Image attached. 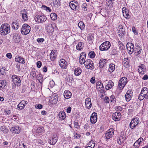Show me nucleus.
<instances>
[{
    "label": "nucleus",
    "instance_id": "nucleus-1",
    "mask_svg": "<svg viewBox=\"0 0 148 148\" xmlns=\"http://www.w3.org/2000/svg\"><path fill=\"white\" fill-rule=\"evenodd\" d=\"M10 32V26L8 24H3L0 28V34L1 35H6Z\"/></svg>",
    "mask_w": 148,
    "mask_h": 148
},
{
    "label": "nucleus",
    "instance_id": "nucleus-2",
    "mask_svg": "<svg viewBox=\"0 0 148 148\" xmlns=\"http://www.w3.org/2000/svg\"><path fill=\"white\" fill-rule=\"evenodd\" d=\"M31 27L26 24H24L21 29V33L22 34L27 35L28 34L30 31Z\"/></svg>",
    "mask_w": 148,
    "mask_h": 148
},
{
    "label": "nucleus",
    "instance_id": "nucleus-3",
    "mask_svg": "<svg viewBox=\"0 0 148 148\" xmlns=\"http://www.w3.org/2000/svg\"><path fill=\"white\" fill-rule=\"evenodd\" d=\"M111 46L110 43L109 41H106L102 43L99 46V49L101 51L108 50Z\"/></svg>",
    "mask_w": 148,
    "mask_h": 148
},
{
    "label": "nucleus",
    "instance_id": "nucleus-4",
    "mask_svg": "<svg viewBox=\"0 0 148 148\" xmlns=\"http://www.w3.org/2000/svg\"><path fill=\"white\" fill-rule=\"evenodd\" d=\"M12 79L15 86H19L21 85V80L19 76L15 75H13L12 77Z\"/></svg>",
    "mask_w": 148,
    "mask_h": 148
},
{
    "label": "nucleus",
    "instance_id": "nucleus-5",
    "mask_svg": "<svg viewBox=\"0 0 148 148\" xmlns=\"http://www.w3.org/2000/svg\"><path fill=\"white\" fill-rule=\"evenodd\" d=\"M127 79L125 77L121 78L119 82L118 86L121 89H123L127 82Z\"/></svg>",
    "mask_w": 148,
    "mask_h": 148
},
{
    "label": "nucleus",
    "instance_id": "nucleus-6",
    "mask_svg": "<svg viewBox=\"0 0 148 148\" xmlns=\"http://www.w3.org/2000/svg\"><path fill=\"white\" fill-rule=\"evenodd\" d=\"M139 122V120L138 118L136 117L133 119L130 124V126L131 129H133L138 125Z\"/></svg>",
    "mask_w": 148,
    "mask_h": 148
},
{
    "label": "nucleus",
    "instance_id": "nucleus-7",
    "mask_svg": "<svg viewBox=\"0 0 148 148\" xmlns=\"http://www.w3.org/2000/svg\"><path fill=\"white\" fill-rule=\"evenodd\" d=\"M35 21L38 23H43L47 20L46 17L44 15H36L34 18Z\"/></svg>",
    "mask_w": 148,
    "mask_h": 148
},
{
    "label": "nucleus",
    "instance_id": "nucleus-8",
    "mask_svg": "<svg viewBox=\"0 0 148 148\" xmlns=\"http://www.w3.org/2000/svg\"><path fill=\"white\" fill-rule=\"evenodd\" d=\"M84 65L86 68L90 70H92L94 68L93 62L90 59H88L86 60Z\"/></svg>",
    "mask_w": 148,
    "mask_h": 148
},
{
    "label": "nucleus",
    "instance_id": "nucleus-9",
    "mask_svg": "<svg viewBox=\"0 0 148 148\" xmlns=\"http://www.w3.org/2000/svg\"><path fill=\"white\" fill-rule=\"evenodd\" d=\"M69 5L71 9L74 11L77 10L79 8L77 3L75 1H71L69 4Z\"/></svg>",
    "mask_w": 148,
    "mask_h": 148
},
{
    "label": "nucleus",
    "instance_id": "nucleus-10",
    "mask_svg": "<svg viewBox=\"0 0 148 148\" xmlns=\"http://www.w3.org/2000/svg\"><path fill=\"white\" fill-rule=\"evenodd\" d=\"M127 50L128 53L130 54H132L134 51V44L130 42H128L127 44Z\"/></svg>",
    "mask_w": 148,
    "mask_h": 148
},
{
    "label": "nucleus",
    "instance_id": "nucleus-11",
    "mask_svg": "<svg viewBox=\"0 0 148 148\" xmlns=\"http://www.w3.org/2000/svg\"><path fill=\"white\" fill-rule=\"evenodd\" d=\"M132 92L130 90H128L125 96L127 101H129L131 99Z\"/></svg>",
    "mask_w": 148,
    "mask_h": 148
},
{
    "label": "nucleus",
    "instance_id": "nucleus-12",
    "mask_svg": "<svg viewBox=\"0 0 148 148\" xmlns=\"http://www.w3.org/2000/svg\"><path fill=\"white\" fill-rule=\"evenodd\" d=\"M114 131L111 128L108 130L105 134L106 138L107 139H109L111 138L114 134Z\"/></svg>",
    "mask_w": 148,
    "mask_h": 148
},
{
    "label": "nucleus",
    "instance_id": "nucleus-13",
    "mask_svg": "<svg viewBox=\"0 0 148 148\" xmlns=\"http://www.w3.org/2000/svg\"><path fill=\"white\" fill-rule=\"evenodd\" d=\"M119 27L118 32V35L121 38H122L125 33V29L122 26H120Z\"/></svg>",
    "mask_w": 148,
    "mask_h": 148
},
{
    "label": "nucleus",
    "instance_id": "nucleus-14",
    "mask_svg": "<svg viewBox=\"0 0 148 148\" xmlns=\"http://www.w3.org/2000/svg\"><path fill=\"white\" fill-rule=\"evenodd\" d=\"M90 122L92 123H95L97 120V114L95 112H93L90 118Z\"/></svg>",
    "mask_w": 148,
    "mask_h": 148
},
{
    "label": "nucleus",
    "instance_id": "nucleus-15",
    "mask_svg": "<svg viewBox=\"0 0 148 148\" xmlns=\"http://www.w3.org/2000/svg\"><path fill=\"white\" fill-rule=\"evenodd\" d=\"M11 26L12 28L16 30L19 27V23L18 20H16L15 22H12Z\"/></svg>",
    "mask_w": 148,
    "mask_h": 148
},
{
    "label": "nucleus",
    "instance_id": "nucleus-16",
    "mask_svg": "<svg viewBox=\"0 0 148 148\" xmlns=\"http://www.w3.org/2000/svg\"><path fill=\"white\" fill-rule=\"evenodd\" d=\"M21 14L22 18L24 21H26L28 20L27 12L24 9L21 11Z\"/></svg>",
    "mask_w": 148,
    "mask_h": 148
},
{
    "label": "nucleus",
    "instance_id": "nucleus-17",
    "mask_svg": "<svg viewBox=\"0 0 148 148\" xmlns=\"http://www.w3.org/2000/svg\"><path fill=\"white\" fill-rule=\"evenodd\" d=\"M51 138H52L49 141V143L51 145H54L57 142L58 137L56 134H54L53 136H52Z\"/></svg>",
    "mask_w": 148,
    "mask_h": 148
},
{
    "label": "nucleus",
    "instance_id": "nucleus-18",
    "mask_svg": "<svg viewBox=\"0 0 148 148\" xmlns=\"http://www.w3.org/2000/svg\"><path fill=\"white\" fill-rule=\"evenodd\" d=\"M20 131V128L18 126L12 127L10 129V131L14 134H18Z\"/></svg>",
    "mask_w": 148,
    "mask_h": 148
},
{
    "label": "nucleus",
    "instance_id": "nucleus-19",
    "mask_svg": "<svg viewBox=\"0 0 148 148\" xmlns=\"http://www.w3.org/2000/svg\"><path fill=\"white\" fill-rule=\"evenodd\" d=\"M146 70L145 66L144 64H141V65L139 66L138 69V72L141 74H144L145 73Z\"/></svg>",
    "mask_w": 148,
    "mask_h": 148
},
{
    "label": "nucleus",
    "instance_id": "nucleus-20",
    "mask_svg": "<svg viewBox=\"0 0 148 148\" xmlns=\"http://www.w3.org/2000/svg\"><path fill=\"white\" fill-rule=\"evenodd\" d=\"M14 41L15 43H17L21 41V37L20 35L16 33H14L13 35Z\"/></svg>",
    "mask_w": 148,
    "mask_h": 148
},
{
    "label": "nucleus",
    "instance_id": "nucleus-21",
    "mask_svg": "<svg viewBox=\"0 0 148 148\" xmlns=\"http://www.w3.org/2000/svg\"><path fill=\"white\" fill-rule=\"evenodd\" d=\"M141 92L145 97V99H148V90L147 88L146 87L143 88Z\"/></svg>",
    "mask_w": 148,
    "mask_h": 148
},
{
    "label": "nucleus",
    "instance_id": "nucleus-22",
    "mask_svg": "<svg viewBox=\"0 0 148 148\" xmlns=\"http://www.w3.org/2000/svg\"><path fill=\"white\" fill-rule=\"evenodd\" d=\"M86 106L87 108H90L92 106V103L91 102L90 98H87L85 100Z\"/></svg>",
    "mask_w": 148,
    "mask_h": 148
},
{
    "label": "nucleus",
    "instance_id": "nucleus-23",
    "mask_svg": "<svg viewBox=\"0 0 148 148\" xmlns=\"http://www.w3.org/2000/svg\"><path fill=\"white\" fill-rule=\"evenodd\" d=\"M106 62V60L104 59H101L99 62V66L100 68L102 69L104 67Z\"/></svg>",
    "mask_w": 148,
    "mask_h": 148
},
{
    "label": "nucleus",
    "instance_id": "nucleus-24",
    "mask_svg": "<svg viewBox=\"0 0 148 148\" xmlns=\"http://www.w3.org/2000/svg\"><path fill=\"white\" fill-rule=\"evenodd\" d=\"M59 64L61 67L63 69H65L66 66V62L65 60L62 59L60 60L59 61Z\"/></svg>",
    "mask_w": 148,
    "mask_h": 148
},
{
    "label": "nucleus",
    "instance_id": "nucleus-25",
    "mask_svg": "<svg viewBox=\"0 0 148 148\" xmlns=\"http://www.w3.org/2000/svg\"><path fill=\"white\" fill-rule=\"evenodd\" d=\"M58 100V96L57 95H53L50 99V101L52 104H54L57 103Z\"/></svg>",
    "mask_w": 148,
    "mask_h": 148
},
{
    "label": "nucleus",
    "instance_id": "nucleus-26",
    "mask_svg": "<svg viewBox=\"0 0 148 148\" xmlns=\"http://www.w3.org/2000/svg\"><path fill=\"white\" fill-rule=\"evenodd\" d=\"M15 59L16 61L20 63L24 64L25 62L24 59L21 56H16Z\"/></svg>",
    "mask_w": 148,
    "mask_h": 148
},
{
    "label": "nucleus",
    "instance_id": "nucleus-27",
    "mask_svg": "<svg viewBox=\"0 0 148 148\" xmlns=\"http://www.w3.org/2000/svg\"><path fill=\"white\" fill-rule=\"evenodd\" d=\"M46 29L47 32L49 33H51L54 31V28L51 24H48L46 27Z\"/></svg>",
    "mask_w": 148,
    "mask_h": 148
},
{
    "label": "nucleus",
    "instance_id": "nucleus-28",
    "mask_svg": "<svg viewBox=\"0 0 148 148\" xmlns=\"http://www.w3.org/2000/svg\"><path fill=\"white\" fill-rule=\"evenodd\" d=\"M60 120H63L66 118V114L64 112H60L58 116Z\"/></svg>",
    "mask_w": 148,
    "mask_h": 148
},
{
    "label": "nucleus",
    "instance_id": "nucleus-29",
    "mask_svg": "<svg viewBox=\"0 0 148 148\" xmlns=\"http://www.w3.org/2000/svg\"><path fill=\"white\" fill-rule=\"evenodd\" d=\"M123 16L126 18H129L130 16L128 14V11L127 10H125V8L123 7Z\"/></svg>",
    "mask_w": 148,
    "mask_h": 148
},
{
    "label": "nucleus",
    "instance_id": "nucleus-30",
    "mask_svg": "<svg viewBox=\"0 0 148 148\" xmlns=\"http://www.w3.org/2000/svg\"><path fill=\"white\" fill-rule=\"evenodd\" d=\"M71 93L68 90H65L64 93V98L66 99L70 98L71 96Z\"/></svg>",
    "mask_w": 148,
    "mask_h": 148
},
{
    "label": "nucleus",
    "instance_id": "nucleus-31",
    "mask_svg": "<svg viewBox=\"0 0 148 148\" xmlns=\"http://www.w3.org/2000/svg\"><path fill=\"white\" fill-rule=\"evenodd\" d=\"M114 85V82L111 80H110L107 85L105 86L106 89L108 90L111 89Z\"/></svg>",
    "mask_w": 148,
    "mask_h": 148
},
{
    "label": "nucleus",
    "instance_id": "nucleus-32",
    "mask_svg": "<svg viewBox=\"0 0 148 148\" xmlns=\"http://www.w3.org/2000/svg\"><path fill=\"white\" fill-rule=\"evenodd\" d=\"M82 72V69L80 67L75 68L74 70V74L76 76H78L80 75Z\"/></svg>",
    "mask_w": 148,
    "mask_h": 148
},
{
    "label": "nucleus",
    "instance_id": "nucleus-33",
    "mask_svg": "<svg viewBox=\"0 0 148 148\" xmlns=\"http://www.w3.org/2000/svg\"><path fill=\"white\" fill-rule=\"evenodd\" d=\"M126 139V138L125 137V136L123 135L122 136V135L120 136L119 139L117 140V142L119 144H121L122 143H123Z\"/></svg>",
    "mask_w": 148,
    "mask_h": 148
},
{
    "label": "nucleus",
    "instance_id": "nucleus-34",
    "mask_svg": "<svg viewBox=\"0 0 148 148\" xmlns=\"http://www.w3.org/2000/svg\"><path fill=\"white\" fill-rule=\"evenodd\" d=\"M141 49L139 47L136 48L135 49H134V53L135 55L136 56H138L141 53Z\"/></svg>",
    "mask_w": 148,
    "mask_h": 148
},
{
    "label": "nucleus",
    "instance_id": "nucleus-35",
    "mask_svg": "<svg viewBox=\"0 0 148 148\" xmlns=\"http://www.w3.org/2000/svg\"><path fill=\"white\" fill-rule=\"evenodd\" d=\"M123 64L124 66L125 67H128L129 65V60L128 58H124L123 61Z\"/></svg>",
    "mask_w": 148,
    "mask_h": 148
},
{
    "label": "nucleus",
    "instance_id": "nucleus-36",
    "mask_svg": "<svg viewBox=\"0 0 148 148\" xmlns=\"http://www.w3.org/2000/svg\"><path fill=\"white\" fill-rule=\"evenodd\" d=\"M84 44L82 42H79L76 46V49L78 50H80L83 48Z\"/></svg>",
    "mask_w": 148,
    "mask_h": 148
},
{
    "label": "nucleus",
    "instance_id": "nucleus-37",
    "mask_svg": "<svg viewBox=\"0 0 148 148\" xmlns=\"http://www.w3.org/2000/svg\"><path fill=\"white\" fill-rule=\"evenodd\" d=\"M115 69V65L113 64H110L109 65L108 71L111 73L113 72Z\"/></svg>",
    "mask_w": 148,
    "mask_h": 148
},
{
    "label": "nucleus",
    "instance_id": "nucleus-38",
    "mask_svg": "<svg viewBox=\"0 0 148 148\" xmlns=\"http://www.w3.org/2000/svg\"><path fill=\"white\" fill-rule=\"evenodd\" d=\"M115 0H106V5L110 8L112 7L113 2Z\"/></svg>",
    "mask_w": 148,
    "mask_h": 148
},
{
    "label": "nucleus",
    "instance_id": "nucleus-39",
    "mask_svg": "<svg viewBox=\"0 0 148 148\" xmlns=\"http://www.w3.org/2000/svg\"><path fill=\"white\" fill-rule=\"evenodd\" d=\"M6 70L5 67L3 66L0 67V74H1L3 75H5Z\"/></svg>",
    "mask_w": 148,
    "mask_h": 148
},
{
    "label": "nucleus",
    "instance_id": "nucleus-40",
    "mask_svg": "<svg viewBox=\"0 0 148 148\" xmlns=\"http://www.w3.org/2000/svg\"><path fill=\"white\" fill-rule=\"evenodd\" d=\"M54 6L56 8L59 7L60 4V1L59 0H54L53 1Z\"/></svg>",
    "mask_w": 148,
    "mask_h": 148
},
{
    "label": "nucleus",
    "instance_id": "nucleus-41",
    "mask_svg": "<svg viewBox=\"0 0 148 148\" xmlns=\"http://www.w3.org/2000/svg\"><path fill=\"white\" fill-rule=\"evenodd\" d=\"M78 26L81 29H83L85 27V25L82 21H80L78 23Z\"/></svg>",
    "mask_w": 148,
    "mask_h": 148
},
{
    "label": "nucleus",
    "instance_id": "nucleus-42",
    "mask_svg": "<svg viewBox=\"0 0 148 148\" xmlns=\"http://www.w3.org/2000/svg\"><path fill=\"white\" fill-rule=\"evenodd\" d=\"M50 17L51 19L54 21L56 20L57 18V14L55 13H52L50 15Z\"/></svg>",
    "mask_w": 148,
    "mask_h": 148
},
{
    "label": "nucleus",
    "instance_id": "nucleus-43",
    "mask_svg": "<svg viewBox=\"0 0 148 148\" xmlns=\"http://www.w3.org/2000/svg\"><path fill=\"white\" fill-rule=\"evenodd\" d=\"M117 114L114 113H113L112 115L113 119L116 121H118L119 120V118L117 116Z\"/></svg>",
    "mask_w": 148,
    "mask_h": 148
},
{
    "label": "nucleus",
    "instance_id": "nucleus-44",
    "mask_svg": "<svg viewBox=\"0 0 148 148\" xmlns=\"http://www.w3.org/2000/svg\"><path fill=\"white\" fill-rule=\"evenodd\" d=\"M88 56L91 58H95V54L93 51H91L88 54Z\"/></svg>",
    "mask_w": 148,
    "mask_h": 148
},
{
    "label": "nucleus",
    "instance_id": "nucleus-45",
    "mask_svg": "<svg viewBox=\"0 0 148 148\" xmlns=\"http://www.w3.org/2000/svg\"><path fill=\"white\" fill-rule=\"evenodd\" d=\"M1 130L5 133H7L8 132V129L5 126H3L0 128Z\"/></svg>",
    "mask_w": 148,
    "mask_h": 148
},
{
    "label": "nucleus",
    "instance_id": "nucleus-46",
    "mask_svg": "<svg viewBox=\"0 0 148 148\" xmlns=\"http://www.w3.org/2000/svg\"><path fill=\"white\" fill-rule=\"evenodd\" d=\"M110 51L111 54L112 55H115L117 53L116 49L115 47L112 48Z\"/></svg>",
    "mask_w": 148,
    "mask_h": 148
},
{
    "label": "nucleus",
    "instance_id": "nucleus-47",
    "mask_svg": "<svg viewBox=\"0 0 148 148\" xmlns=\"http://www.w3.org/2000/svg\"><path fill=\"white\" fill-rule=\"evenodd\" d=\"M25 106V105L23 103H21V101L18 105V108H19L20 110H22Z\"/></svg>",
    "mask_w": 148,
    "mask_h": 148
},
{
    "label": "nucleus",
    "instance_id": "nucleus-48",
    "mask_svg": "<svg viewBox=\"0 0 148 148\" xmlns=\"http://www.w3.org/2000/svg\"><path fill=\"white\" fill-rule=\"evenodd\" d=\"M44 131V128L43 127H38L36 130V133H41L43 132Z\"/></svg>",
    "mask_w": 148,
    "mask_h": 148
},
{
    "label": "nucleus",
    "instance_id": "nucleus-49",
    "mask_svg": "<svg viewBox=\"0 0 148 148\" xmlns=\"http://www.w3.org/2000/svg\"><path fill=\"white\" fill-rule=\"evenodd\" d=\"M0 83H1L0 84L3 88L7 84V82L5 80H0Z\"/></svg>",
    "mask_w": 148,
    "mask_h": 148
},
{
    "label": "nucleus",
    "instance_id": "nucleus-50",
    "mask_svg": "<svg viewBox=\"0 0 148 148\" xmlns=\"http://www.w3.org/2000/svg\"><path fill=\"white\" fill-rule=\"evenodd\" d=\"M73 79V78L71 76H69L66 77V81L68 82L71 83Z\"/></svg>",
    "mask_w": 148,
    "mask_h": 148
},
{
    "label": "nucleus",
    "instance_id": "nucleus-51",
    "mask_svg": "<svg viewBox=\"0 0 148 148\" xmlns=\"http://www.w3.org/2000/svg\"><path fill=\"white\" fill-rule=\"evenodd\" d=\"M86 56V53L84 52H82L80 55V58H83L85 59Z\"/></svg>",
    "mask_w": 148,
    "mask_h": 148
},
{
    "label": "nucleus",
    "instance_id": "nucleus-52",
    "mask_svg": "<svg viewBox=\"0 0 148 148\" xmlns=\"http://www.w3.org/2000/svg\"><path fill=\"white\" fill-rule=\"evenodd\" d=\"M116 98L113 95H112L110 97V101L111 102L114 103L116 102Z\"/></svg>",
    "mask_w": 148,
    "mask_h": 148
},
{
    "label": "nucleus",
    "instance_id": "nucleus-53",
    "mask_svg": "<svg viewBox=\"0 0 148 148\" xmlns=\"http://www.w3.org/2000/svg\"><path fill=\"white\" fill-rule=\"evenodd\" d=\"M86 6L87 5L85 3H83L82 5V10L85 11H87V8L86 7Z\"/></svg>",
    "mask_w": 148,
    "mask_h": 148
},
{
    "label": "nucleus",
    "instance_id": "nucleus-54",
    "mask_svg": "<svg viewBox=\"0 0 148 148\" xmlns=\"http://www.w3.org/2000/svg\"><path fill=\"white\" fill-rule=\"evenodd\" d=\"M144 98H145V97L140 92V94L138 97V99L140 100H142Z\"/></svg>",
    "mask_w": 148,
    "mask_h": 148
},
{
    "label": "nucleus",
    "instance_id": "nucleus-55",
    "mask_svg": "<svg viewBox=\"0 0 148 148\" xmlns=\"http://www.w3.org/2000/svg\"><path fill=\"white\" fill-rule=\"evenodd\" d=\"M42 8L43 9L46 10L50 12L51 11V10L50 9V8L49 7L45 6V5H42Z\"/></svg>",
    "mask_w": 148,
    "mask_h": 148
},
{
    "label": "nucleus",
    "instance_id": "nucleus-56",
    "mask_svg": "<svg viewBox=\"0 0 148 148\" xmlns=\"http://www.w3.org/2000/svg\"><path fill=\"white\" fill-rule=\"evenodd\" d=\"M88 145L89 146L92 147V148H94L95 146V143L93 141L91 140L90 142Z\"/></svg>",
    "mask_w": 148,
    "mask_h": 148
},
{
    "label": "nucleus",
    "instance_id": "nucleus-57",
    "mask_svg": "<svg viewBox=\"0 0 148 148\" xmlns=\"http://www.w3.org/2000/svg\"><path fill=\"white\" fill-rule=\"evenodd\" d=\"M79 62L81 64H85V62H86V60H85V59H84L80 58H79Z\"/></svg>",
    "mask_w": 148,
    "mask_h": 148
},
{
    "label": "nucleus",
    "instance_id": "nucleus-58",
    "mask_svg": "<svg viewBox=\"0 0 148 148\" xmlns=\"http://www.w3.org/2000/svg\"><path fill=\"white\" fill-rule=\"evenodd\" d=\"M30 75L32 76L34 78L36 77V72L35 71H32L31 72Z\"/></svg>",
    "mask_w": 148,
    "mask_h": 148
},
{
    "label": "nucleus",
    "instance_id": "nucleus-59",
    "mask_svg": "<svg viewBox=\"0 0 148 148\" xmlns=\"http://www.w3.org/2000/svg\"><path fill=\"white\" fill-rule=\"evenodd\" d=\"M140 145L136 141L134 143L133 145L136 148H138L139 147Z\"/></svg>",
    "mask_w": 148,
    "mask_h": 148
},
{
    "label": "nucleus",
    "instance_id": "nucleus-60",
    "mask_svg": "<svg viewBox=\"0 0 148 148\" xmlns=\"http://www.w3.org/2000/svg\"><path fill=\"white\" fill-rule=\"evenodd\" d=\"M44 39L43 38H38L36 40L38 42H42L44 41Z\"/></svg>",
    "mask_w": 148,
    "mask_h": 148
},
{
    "label": "nucleus",
    "instance_id": "nucleus-61",
    "mask_svg": "<svg viewBox=\"0 0 148 148\" xmlns=\"http://www.w3.org/2000/svg\"><path fill=\"white\" fill-rule=\"evenodd\" d=\"M56 56H54L52 54H50V59L51 60H54L56 59Z\"/></svg>",
    "mask_w": 148,
    "mask_h": 148
},
{
    "label": "nucleus",
    "instance_id": "nucleus-62",
    "mask_svg": "<svg viewBox=\"0 0 148 148\" xmlns=\"http://www.w3.org/2000/svg\"><path fill=\"white\" fill-rule=\"evenodd\" d=\"M143 140V139L142 138H140L137 140H136V141L140 145L141 144V143L142 141Z\"/></svg>",
    "mask_w": 148,
    "mask_h": 148
},
{
    "label": "nucleus",
    "instance_id": "nucleus-63",
    "mask_svg": "<svg viewBox=\"0 0 148 148\" xmlns=\"http://www.w3.org/2000/svg\"><path fill=\"white\" fill-rule=\"evenodd\" d=\"M104 101L106 103H109L110 101V99L108 97L106 96L104 99Z\"/></svg>",
    "mask_w": 148,
    "mask_h": 148
},
{
    "label": "nucleus",
    "instance_id": "nucleus-64",
    "mask_svg": "<svg viewBox=\"0 0 148 148\" xmlns=\"http://www.w3.org/2000/svg\"><path fill=\"white\" fill-rule=\"evenodd\" d=\"M41 62L40 61H38L37 62V66L38 68H40L41 66Z\"/></svg>",
    "mask_w": 148,
    "mask_h": 148
}]
</instances>
